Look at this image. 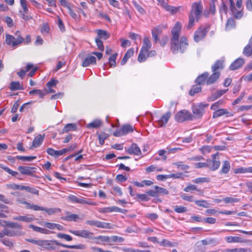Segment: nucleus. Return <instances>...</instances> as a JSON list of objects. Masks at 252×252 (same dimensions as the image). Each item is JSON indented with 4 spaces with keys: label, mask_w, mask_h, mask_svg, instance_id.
<instances>
[{
    "label": "nucleus",
    "mask_w": 252,
    "mask_h": 252,
    "mask_svg": "<svg viewBox=\"0 0 252 252\" xmlns=\"http://www.w3.org/2000/svg\"><path fill=\"white\" fill-rule=\"evenodd\" d=\"M213 72V73L209 77H208L206 80V84L208 85L214 83L220 77V72Z\"/></svg>",
    "instance_id": "nucleus-21"
},
{
    "label": "nucleus",
    "mask_w": 252,
    "mask_h": 252,
    "mask_svg": "<svg viewBox=\"0 0 252 252\" xmlns=\"http://www.w3.org/2000/svg\"><path fill=\"white\" fill-rule=\"evenodd\" d=\"M225 203H232L237 202L239 201V199L231 197H226L223 199Z\"/></svg>",
    "instance_id": "nucleus-62"
},
{
    "label": "nucleus",
    "mask_w": 252,
    "mask_h": 252,
    "mask_svg": "<svg viewBox=\"0 0 252 252\" xmlns=\"http://www.w3.org/2000/svg\"><path fill=\"white\" fill-rule=\"evenodd\" d=\"M235 22L234 20L232 18H229L227 19L226 25L225 29L226 30H230L232 29L235 28Z\"/></svg>",
    "instance_id": "nucleus-38"
},
{
    "label": "nucleus",
    "mask_w": 252,
    "mask_h": 252,
    "mask_svg": "<svg viewBox=\"0 0 252 252\" xmlns=\"http://www.w3.org/2000/svg\"><path fill=\"white\" fill-rule=\"evenodd\" d=\"M25 205H26V208L27 209H32L34 211H39V209H40L39 206L31 204V203L28 202L27 201L26 202Z\"/></svg>",
    "instance_id": "nucleus-57"
},
{
    "label": "nucleus",
    "mask_w": 252,
    "mask_h": 252,
    "mask_svg": "<svg viewBox=\"0 0 252 252\" xmlns=\"http://www.w3.org/2000/svg\"><path fill=\"white\" fill-rule=\"evenodd\" d=\"M243 54L247 57L252 55V45L249 42V44L244 48Z\"/></svg>",
    "instance_id": "nucleus-46"
},
{
    "label": "nucleus",
    "mask_w": 252,
    "mask_h": 252,
    "mask_svg": "<svg viewBox=\"0 0 252 252\" xmlns=\"http://www.w3.org/2000/svg\"><path fill=\"white\" fill-rule=\"evenodd\" d=\"M65 216L61 217V219L68 221H76L79 219L77 214H71L70 212L67 211L65 213Z\"/></svg>",
    "instance_id": "nucleus-13"
},
{
    "label": "nucleus",
    "mask_w": 252,
    "mask_h": 252,
    "mask_svg": "<svg viewBox=\"0 0 252 252\" xmlns=\"http://www.w3.org/2000/svg\"><path fill=\"white\" fill-rule=\"evenodd\" d=\"M15 39L16 40V42L19 43V44L22 43L24 41V38L22 37L21 32L19 31H17L15 33Z\"/></svg>",
    "instance_id": "nucleus-61"
},
{
    "label": "nucleus",
    "mask_w": 252,
    "mask_h": 252,
    "mask_svg": "<svg viewBox=\"0 0 252 252\" xmlns=\"http://www.w3.org/2000/svg\"><path fill=\"white\" fill-rule=\"evenodd\" d=\"M209 75V73L206 72L199 75L195 80L196 84L200 86L204 84L205 82L206 83V80H207Z\"/></svg>",
    "instance_id": "nucleus-17"
},
{
    "label": "nucleus",
    "mask_w": 252,
    "mask_h": 252,
    "mask_svg": "<svg viewBox=\"0 0 252 252\" xmlns=\"http://www.w3.org/2000/svg\"><path fill=\"white\" fill-rule=\"evenodd\" d=\"M57 244H59V242L56 240L48 241L41 240L40 246L43 249L53 251L57 249Z\"/></svg>",
    "instance_id": "nucleus-7"
},
{
    "label": "nucleus",
    "mask_w": 252,
    "mask_h": 252,
    "mask_svg": "<svg viewBox=\"0 0 252 252\" xmlns=\"http://www.w3.org/2000/svg\"><path fill=\"white\" fill-rule=\"evenodd\" d=\"M227 91L228 89L219 90L216 93L212 94L211 96H210L208 97V100L211 101H214L215 100L220 97L223 94H225Z\"/></svg>",
    "instance_id": "nucleus-23"
},
{
    "label": "nucleus",
    "mask_w": 252,
    "mask_h": 252,
    "mask_svg": "<svg viewBox=\"0 0 252 252\" xmlns=\"http://www.w3.org/2000/svg\"><path fill=\"white\" fill-rule=\"evenodd\" d=\"M160 245L164 247H177L179 245L177 242H170L166 239L162 240L160 243Z\"/></svg>",
    "instance_id": "nucleus-32"
},
{
    "label": "nucleus",
    "mask_w": 252,
    "mask_h": 252,
    "mask_svg": "<svg viewBox=\"0 0 252 252\" xmlns=\"http://www.w3.org/2000/svg\"><path fill=\"white\" fill-rule=\"evenodd\" d=\"M39 211H45L49 215H53L56 213L60 212L61 211V209L60 208H47L43 207L40 206Z\"/></svg>",
    "instance_id": "nucleus-27"
},
{
    "label": "nucleus",
    "mask_w": 252,
    "mask_h": 252,
    "mask_svg": "<svg viewBox=\"0 0 252 252\" xmlns=\"http://www.w3.org/2000/svg\"><path fill=\"white\" fill-rule=\"evenodd\" d=\"M195 203L197 206L200 207L208 208L210 206V204L205 200H196L195 201Z\"/></svg>",
    "instance_id": "nucleus-53"
},
{
    "label": "nucleus",
    "mask_w": 252,
    "mask_h": 252,
    "mask_svg": "<svg viewBox=\"0 0 252 252\" xmlns=\"http://www.w3.org/2000/svg\"><path fill=\"white\" fill-rule=\"evenodd\" d=\"M5 234L8 237H14L23 236L25 234V232L20 230H12L8 228H4Z\"/></svg>",
    "instance_id": "nucleus-11"
},
{
    "label": "nucleus",
    "mask_w": 252,
    "mask_h": 252,
    "mask_svg": "<svg viewBox=\"0 0 252 252\" xmlns=\"http://www.w3.org/2000/svg\"><path fill=\"white\" fill-rule=\"evenodd\" d=\"M247 250L245 248L226 249L222 250L221 252H247Z\"/></svg>",
    "instance_id": "nucleus-52"
},
{
    "label": "nucleus",
    "mask_w": 252,
    "mask_h": 252,
    "mask_svg": "<svg viewBox=\"0 0 252 252\" xmlns=\"http://www.w3.org/2000/svg\"><path fill=\"white\" fill-rule=\"evenodd\" d=\"M95 226L98 228L111 229L112 228V225L111 223L101 222L98 220H96Z\"/></svg>",
    "instance_id": "nucleus-35"
},
{
    "label": "nucleus",
    "mask_w": 252,
    "mask_h": 252,
    "mask_svg": "<svg viewBox=\"0 0 252 252\" xmlns=\"http://www.w3.org/2000/svg\"><path fill=\"white\" fill-rule=\"evenodd\" d=\"M133 5L135 8L141 14H145L146 13L145 10L142 8L135 0L132 1Z\"/></svg>",
    "instance_id": "nucleus-51"
},
{
    "label": "nucleus",
    "mask_w": 252,
    "mask_h": 252,
    "mask_svg": "<svg viewBox=\"0 0 252 252\" xmlns=\"http://www.w3.org/2000/svg\"><path fill=\"white\" fill-rule=\"evenodd\" d=\"M161 33V31L158 28L152 30V34L154 41L157 42L158 40V35Z\"/></svg>",
    "instance_id": "nucleus-50"
},
{
    "label": "nucleus",
    "mask_w": 252,
    "mask_h": 252,
    "mask_svg": "<svg viewBox=\"0 0 252 252\" xmlns=\"http://www.w3.org/2000/svg\"><path fill=\"white\" fill-rule=\"evenodd\" d=\"M57 237L60 238L64 239L67 241H70L72 240L71 236L66 234L60 233L57 234Z\"/></svg>",
    "instance_id": "nucleus-63"
},
{
    "label": "nucleus",
    "mask_w": 252,
    "mask_h": 252,
    "mask_svg": "<svg viewBox=\"0 0 252 252\" xmlns=\"http://www.w3.org/2000/svg\"><path fill=\"white\" fill-rule=\"evenodd\" d=\"M171 116L170 112H167L163 114L160 120L158 121V125L159 127H162L166 125Z\"/></svg>",
    "instance_id": "nucleus-12"
},
{
    "label": "nucleus",
    "mask_w": 252,
    "mask_h": 252,
    "mask_svg": "<svg viewBox=\"0 0 252 252\" xmlns=\"http://www.w3.org/2000/svg\"><path fill=\"white\" fill-rule=\"evenodd\" d=\"M155 189H157L158 197L159 195H167L169 193V191L166 189L156 186L154 187Z\"/></svg>",
    "instance_id": "nucleus-39"
},
{
    "label": "nucleus",
    "mask_w": 252,
    "mask_h": 252,
    "mask_svg": "<svg viewBox=\"0 0 252 252\" xmlns=\"http://www.w3.org/2000/svg\"><path fill=\"white\" fill-rule=\"evenodd\" d=\"M81 204H88L90 205H95V204L91 201L90 199H86L83 197H80L79 198L78 203Z\"/></svg>",
    "instance_id": "nucleus-47"
},
{
    "label": "nucleus",
    "mask_w": 252,
    "mask_h": 252,
    "mask_svg": "<svg viewBox=\"0 0 252 252\" xmlns=\"http://www.w3.org/2000/svg\"><path fill=\"white\" fill-rule=\"evenodd\" d=\"M181 28V24L177 22L171 31L172 37L171 40V50L174 54H176L179 51L178 42Z\"/></svg>",
    "instance_id": "nucleus-2"
},
{
    "label": "nucleus",
    "mask_w": 252,
    "mask_h": 252,
    "mask_svg": "<svg viewBox=\"0 0 252 252\" xmlns=\"http://www.w3.org/2000/svg\"><path fill=\"white\" fill-rule=\"evenodd\" d=\"M72 234L88 239H94V233L88 230H69Z\"/></svg>",
    "instance_id": "nucleus-8"
},
{
    "label": "nucleus",
    "mask_w": 252,
    "mask_h": 252,
    "mask_svg": "<svg viewBox=\"0 0 252 252\" xmlns=\"http://www.w3.org/2000/svg\"><path fill=\"white\" fill-rule=\"evenodd\" d=\"M209 27L208 26H201L195 32L193 38L195 42H198L201 40L206 36Z\"/></svg>",
    "instance_id": "nucleus-3"
},
{
    "label": "nucleus",
    "mask_w": 252,
    "mask_h": 252,
    "mask_svg": "<svg viewBox=\"0 0 252 252\" xmlns=\"http://www.w3.org/2000/svg\"><path fill=\"white\" fill-rule=\"evenodd\" d=\"M117 56L118 54L115 53L109 57L108 61L110 67H115L116 66V60Z\"/></svg>",
    "instance_id": "nucleus-54"
},
{
    "label": "nucleus",
    "mask_w": 252,
    "mask_h": 252,
    "mask_svg": "<svg viewBox=\"0 0 252 252\" xmlns=\"http://www.w3.org/2000/svg\"><path fill=\"white\" fill-rule=\"evenodd\" d=\"M29 227L32 228L34 231L38 232L42 234H48L50 231L46 229L43 228L33 224H30Z\"/></svg>",
    "instance_id": "nucleus-31"
},
{
    "label": "nucleus",
    "mask_w": 252,
    "mask_h": 252,
    "mask_svg": "<svg viewBox=\"0 0 252 252\" xmlns=\"http://www.w3.org/2000/svg\"><path fill=\"white\" fill-rule=\"evenodd\" d=\"M225 240L227 242L231 243H243L244 241L240 237L237 236H228L225 237Z\"/></svg>",
    "instance_id": "nucleus-36"
},
{
    "label": "nucleus",
    "mask_w": 252,
    "mask_h": 252,
    "mask_svg": "<svg viewBox=\"0 0 252 252\" xmlns=\"http://www.w3.org/2000/svg\"><path fill=\"white\" fill-rule=\"evenodd\" d=\"M245 61L242 58H238L234 61L229 66V69L231 70H236L241 67L244 63Z\"/></svg>",
    "instance_id": "nucleus-14"
},
{
    "label": "nucleus",
    "mask_w": 252,
    "mask_h": 252,
    "mask_svg": "<svg viewBox=\"0 0 252 252\" xmlns=\"http://www.w3.org/2000/svg\"><path fill=\"white\" fill-rule=\"evenodd\" d=\"M44 138V135H41L40 134L36 136L32 141V146L30 147V149H32V147L36 148L39 146L43 141Z\"/></svg>",
    "instance_id": "nucleus-22"
},
{
    "label": "nucleus",
    "mask_w": 252,
    "mask_h": 252,
    "mask_svg": "<svg viewBox=\"0 0 252 252\" xmlns=\"http://www.w3.org/2000/svg\"><path fill=\"white\" fill-rule=\"evenodd\" d=\"M219 153L212 155V159L207 160L208 168L212 171H215L219 168L220 166V161L218 158Z\"/></svg>",
    "instance_id": "nucleus-4"
},
{
    "label": "nucleus",
    "mask_w": 252,
    "mask_h": 252,
    "mask_svg": "<svg viewBox=\"0 0 252 252\" xmlns=\"http://www.w3.org/2000/svg\"><path fill=\"white\" fill-rule=\"evenodd\" d=\"M148 57V51H146L143 49H141L140 53L138 57V61L139 62H145L147 57Z\"/></svg>",
    "instance_id": "nucleus-33"
},
{
    "label": "nucleus",
    "mask_w": 252,
    "mask_h": 252,
    "mask_svg": "<svg viewBox=\"0 0 252 252\" xmlns=\"http://www.w3.org/2000/svg\"><path fill=\"white\" fill-rule=\"evenodd\" d=\"M96 134L98 135L99 144L103 145L104 143V140L108 138V134L105 132L96 133Z\"/></svg>",
    "instance_id": "nucleus-41"
},
{
    "label": "nucleus",
    "mask_w": 252,
    "mask_h": 252,
    "mask_svg": "<svg viewBox=\"0 0 252 252\" xmlns=\"http://www.w3.org/2000/svg\"><path fill=\"white\" fill-rule=\"evenodd\" d=\"M223 115H226L227 117H231L233 116V114L231 113L228 112L226 109H219L216 110L213 113V118L215 119Z\"/></svg>",
    "instance_id": "nucleus-10"
},
{
    "label": "nucleus",
    "mask_w": 252,
    "mask_h": 252,
    "mask_svg": "<svg viewBox=\"0 0 252 252\" xmlns=\"http://www.w3.org/2000/svg\"><path fill=\"white\" fill-rule=\"evenodd\" d=\"M203 11V6L201 2H194L192 4L191 9L189 15V22L187 29H190L194 25L195 19L197 22L199 21Z\"/></svg>",
    "instance_id": "nucleus-1"
},
{
    "label": "nucleus",
    "mask_w": 252,
    "mask_h": 252,
    "mask_svg": "<svg viewBox=\"0 0 252 252\" xmlns=\"http://www.w3.org/2000/svg\"><path fill=\"white\" fill-rule=\"evenodd\" d=\"M151 47V43L150 39L147 37H144L143 39V45L141 49H143L146 51H149Z\"/></svg>",
    "instance_id": "nucleus-40"
},
{
    "label": "nucleus",
    "mask_w": 252,
    "mask_h": 252,
    "mask_svg": "<svg viewBox=\"0 0 252 252\" xmlns=\"http://www.w3.org/2000/svg\"><path fill=\"white\" fill-rule=\"evenodd\" d=\"M223 102L224 101L222 99H220L211 106V109L213 110H217L223 103Z\"/></svg>",
    "instance_id": "nucleus-58"
},
{
    "label": "nucleus",
    "mask_w": 252,
    "mask_h": 252,
    "mask_svg": "<svg viewBox=\"0 0 252 252\" xmlns=\"http://www.w3.org/2000/svg\"><path fill=\"white\" fill-rule=\"evenodd\" d=\"M223 59H220L217 60L216 63L212 66V71L218 72V70H221L224 68Z\"/></svg>",
    "instance_id": "nucleus-18"
},
{
    "label": "nucleus",
    "mask_w": 252,
    "mask_h": 252,
    "mask_svg": "<svg viewBox=\"0 0 252 252\" xmlns=\"http://www.w3.org/2000/svg\"><path fill=\"white\" fill-rule=\"evenodd\" d=\"M210 179L209 178L200 177L192 180V182L195 184L210 182Z\"/></svg>",
    "instance_id": "nucleus-56"
},
{
    "label": "nucleus",
    "mask_w": 252,
    "mask_h": 252,
    "mask_svg": "<svg viewBox=\"0 0 252 252\" xmlns=\"http://www.w3.org/2000/svg\"><path fill=\"white\" fill-rule=\"evenodd\" d=\"M234 172L235 174L245 173L248 172L252 173V167H250L248 168L240 167L237 169H235Z\"/></svg>",
    "instance_id": "nucleus-37"
},
{
    "label": "nucleus",
    "mask_w": 252,
    "mask_h": 252,
    "mask_svg": "<svg viewBox=\"0 0 252 252\" xmlns=\"http://www.w3.org/2000/svg\"><path fill=\"white\" fill-rule=\"evenodd\" d=\"M230 162L227 160H225L222 162V166L220 171V173L227 174L230 169Z\"/></svg>",
    "instance_id": "nucleus-29"
},
{
    "label": "nucleus",
    "mask_w": 252,
    "mask_h": 252,
    "mask_svg": "<svg viewBox=\"0 0 252 252\" xmlns=\"http://www.w3.org/2000/svg\"><path fill=\"white\" fill-rule=\"evenodd\" d=\"M96 58L93 56H88L83 61L82 66L87 67L91 64H95Z\"/></svg>",
    "instance_id": "nucleus-20"
},
{
    "label": "nucleus",
    "mask_w": 252,
    "mask_h": 252,
    "mask_svg": "<svg viewBox=\"0 0 252 252\" xmlns=\"http://www.w3.org/2000/svg\"><path fill=\"white\" fill-rule=\"evenodd\" d=\"M9 88L11 91L23 90V87L21 86L20 83L18 81L11 82L10 84Z\"/></svg>",
    "instance_id": "nucleus-30"
},
{
    "label": "nucleus",
    "mask_w": 252,
    "mask_h": 252,
    "mask_svg": "<svg viewBox=\"0 0 252 252\" xmlns=\"http://www.w3.org/2000/svg\"><path fill=\"white\" fill-rule=\"evenodd\" d=\"M134 54V49L133 48L129 49L126 53L125 54L122 62L121 65H123L126 64L128 59L132 57Z\"/></svg>",
    "instance_id": "nucleus-25"
},
{
    "label": "nucleus",
    "mask_w": 252,
    "mask_h": 252,
    "mask_svg": "<svg viewBox=\"0 0 252 252\" xmlns=\"http://www.w3.org/2000/svg\"><path fill=\"white\" fill-rule=\"evenodd\" d=\"M13 219L15 220L26 222H30L34 220V218L31 215L15 216L13 217Z\"/></svg>",
    "instance_id": "nucleus-15"
},
{
    "label": "nucleus",
    "mask_w": 252,
    "mask_h": 252,
    "mask_svg": "<svg viewBox=\"0 0 252 252\" xmlns=\"http://www.w3.org/2000/svg\"><path fill=\"white\" fill-rule=\"evenodd\" d=\"M0 241L5 246L11 248L13 247L14 243L8 238L1 239Z\"/></svg>",
    "instance_id": "nucleus-55"
},
{
    "label": "nucleus",
    "mask_w": 252,
    "mask_h": 252,
    "mask_svg": "<svg viewBox=\"0 0 252 252\" xmlns=\"http://www.w3.org/2000/svg\"><path fill=\"white\" fill-rule=\"evenodd\" d=\"M29 94L31 95H38L39 97L42 98L44 97V95H45L47 94V90H33L32 91H30Z\"/></svg>",
    "instance_id": "nucleus-28"
},
{
    "label": "nucleus",
    "mask_w": 252,
    "mask_h": 252,
    "mask_svg": "<svg viewBox=\"0 0 252 252\" xmlns=\"http://www.w3.org/2000/svg\"><path fill=\"white\" fill-rule=\"evenodd\" d=\"M6 226L11 228L19 229L20 230L22 229V226L16 222L7 221L6 223Z\"/></svg>",
    "instance_id": "nucleus-48"
},
{
    "label": "nucleus",
    "mask_w": 252,
    "mask_h": 252,
    "mask_svg": "<svg viewBox=\"0 0 252 252\" xmlns=\"http://www.w3.org/2000/svg\"><path fill=\"white\" fill-rule=\"evenodd\" d=\"M121 128L124 135L133 131V128L132 126L130 125H124L122 126Z\"/></svg>",
    "instance_id": "nucleus-45"
},
{
    "label": "nucleus",
    "mask_w": 252,
    "mask_h": 252,
    "mask_svg": "<svg viewBox=\"0 0 252 252\" xmlns=\"http://www.w3.org/2000/svg\"><path fill=\"white\" fill-rule=\"evenodd\" d=\"M94 239L100 241V242H110L109 237L107 236H98L97 237H94Z\"/></svg>",
    "instance_id": "nucleus-60"
},
{
    "label": "nucleus",
    "mask_w": 252,
    "mask_h": 252,
    "mask_svg": "<svg viewBox=\"0 0 252 252\" xmlns=\"http://www.w3.org/2000/svg\"><path fill=\"white\" fill-rule=\"evenodd\" d=\"M16 158L18 159L22 160L24 161H31L33 159L36 158V156H17Z\"/></svg>",
    "instance_id": "nucleus-49"
},
{
    "label": "nucleus",
    "mask_w": 252,
    "mask_h": 252,
    "mask_svg": "<svg viewBox=\"0 0 252 252\" xmlns=\"http://www.w3.org/2000/svg\"><path fill=\"white\" fill-rule=\"evenodd\" d=\"M77 129V125L75 123H70L66 125L62 129V133L67 132L70 131H75Z\"/></svg>",
    "instance_id": "nucleus-26"
},
{
    "label": "nucleus",
    "mask_w": 252,
    "mask_h": 252,
    "mask_svg": "<svg viewBox=\"0 0 252 252\" xmlns=\"http://www.w3.org/2000/svg\"><path fill=\"white\" fill-rule=\"evenodd\" d=\"M110 242H123L124 241V238L118 236H112L111 237H109Z\"/></svg>",
    "instance_id": "nucleus-59"
},
{
    "label": "nucleus",
    "mask_w": 252,
    "mask_h": 252,
    "mask_svg": "<svg viewBox=\"0 0 252 252\" xmlns=\"http://www.w3.org/2000/svg\"><path fill=\"white\" fill-rule=\"evenodd\" d=\"M126 152L129 154H134L137 156L141 154L140 148L135 143L132 144L131 147L126 150Z\"/></svg>",
    "instance_id": "nucleus-19"
},
{
    "label": "nucleus",
    "mask_w": 252,
    "mask_h": 252,
    "mask_svg": "<svg viewBox=\"0 0 252 252\" xmlns=\"http://www.w3.org/2000/svg\"><path fill=\"white\" fill-rule=\"evenodd\" d=\"M36 168L34 167L19 166L18 167V170L20 173L24 175H32L34 172L32 170Z\"/></svg>",
    "instance_id": "nucleus-9"
},
{
    "label": "nucleus",
    "mask_w": 252,
    "mask_h": 252,
    "mask_svg": "<svg viewBox=\"0 0 252 252\" xmlns=\"http://www.w3.org/2000/svg\"><path fill=\"white\" fill-rule=\"evenodd\" d=\"M208 104L199 103L194 104L192 107L193 113L197 118H201L205 112V108L208 106Z\"/></svg>",
    "instance_id": "nucleus-5"
},
{
    "label": "nucleus",
    "mask_w": 252,
    "mask_h": 252,
    "mask_svg": "<svg viewBox=\"0 0 252 252\" xmlns=\"http://www.w3.org/2000/svg\"><path fill=\"white\" fill-rule=\"evenodd\" d=\"M163 8L167 11H170L172 13H174L178 11V8L168 5L167 3L165 5Z\"/></svg>",
    "instance_id": "nucleus-64"
},
{
    "label": "nucleus",
    "mask_w": 252,
    "mask_h": 252,
    "mask_svg": "<svg viewBox=\"0 0 252 252\" xmlns=\"http://www.w3.org/2000/svg\"><path fill=\"white\" fill-rule=\"evenodd\" d=\"M192 117V115L189 111L183 110L177 113L175 119L177 122L181 123L186 120H191Z\"/></svg>",
    "instance_id": "nucleus-6"
},
{
    "label": "nucleus",
    "mask_w": 252,
    "mask_h": 252,
    "mask_svg": "<svg viewBox=\"0 0 252 252\" xmlns=\"http://www.w3.org/2000/svg\"><path fill=\"white\" fill-rule=\"evenodd\" d=\"M201 91V87H200V85H199L198 84H196L193 86L192 87L191 89L190 90L189 92V94L190 95H193L194 94L198 93Z\"/></svg>",
    "instance_id": "nucleus-43"
},
{
    "label": "nucleus",
    "mask_w": 252,
    "mask_h": 252,
    "mask_svg": "<svg viewBox=\"0 0 252 252\" xmlns=\"http://www.w3.org/2000/svg\"><path fill=\"white\" fill-rule=\"evenodd\" d=\"M6 42L7 44L13 47L19 45V43L16 42L15 37L9 34L6 35Z\"/></svg>",
    "instance_id": "nucleus-24"
},
{
    "label": "nucleus",
    "mask_w": 252,
    "mask_h": 252,
    "mask_svg": "<svg viewBox=\"0 0 252 252\" xmlns=\"http://www.w3.org/2000/svg\"><path fill=\"white\" fill-rule=\"evenodd\" d=\"M179 45V50L182 53H183L187 49L188 46V43L187 39L186 37L183 36L181 38Z\"/></svg>",
    "instance_id": "nucleus-16"
},
{
    "label": "nucleus",
    "mask_w": 252,
    "mask_h": 252,
    "mask_svg": "<svg viewBox=\"0 0 252 252\" xmlns=\"http://www.w3.org/2000/svg\"><path fill=\"white\" fill-rule=\"evenodd\" d=\"M206 250V247L203 246L199 241L196 243L194 247L195 252H205Z\"/></svg>",
    "instance_id": "nucleus-42"
},
{
    "label": "nucleus",
    "mask_w": 252,
    "mask_h": 252,
    "mask_svg": "<svg viewBox=\"0 0 252 252\" xmlns=\"http://www.w3.org/2000/svg\"><path fill=\"white\" fill-rule=\"evenodd\" d=\"M97 34L98 36L97 38H99V39L102 38L106 40L110 36L109 34L107 31L102 30H98L97 31Z\"/></svg>",
    "instance_id": "nucleus-34"
},
{
    "label": "nucleus",
    "mask_w": 252,
    "mask_h": 252,
    "mask_svg": "<svg viewBox=\"0 0 252 252\" xmlns=\"http://www.w3.org/2000/svg\"><path fill=\"white\" fill-rule=\"evenodd\" d=\"M102 125L101 122L98 120H95L88 124L87 126L88 128H98Z\"/></svg>",
    "instance_id": "nucleus-44"
}]
</instances>
